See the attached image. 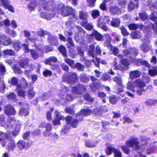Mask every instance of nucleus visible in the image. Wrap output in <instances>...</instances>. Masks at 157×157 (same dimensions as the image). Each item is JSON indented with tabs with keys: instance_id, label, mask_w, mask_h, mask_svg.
<instances>
[{
	"instance_id": "nucleus-1",
	"label": "nucleus",
	"mask_w": 157,
	"mask_h": 157,
	"mask_svg": "<svg viewBox=\"0 0 157 157\" xmlns=\"http://www.w3.org/2000/svg\"><path fill=\"white\" fill-rule=\"evenodd\" d=\"M52 1L48 2L47 0H34L30 2L28 5V7L30 11L34 10L36 8L39 11L43 9L48 10H51L50 6H52Z\"/></svg>"
},
{
	"instance_id": "nucleus-2",
	"label": "nucleus",
	"mask_w": 157,
	"mask_h": 157,
	"mask_svg": "<svg viewBox=\"0 0 157 157\" xmlns=\"http://www.w3.org/2000/svg\"><path fill=\"white\" fill-rule=\"evenodd\" d=\"M145 86V82L141 78L136 80L132 83L128 82L126 87L133 92H136L138 95H140L145 91L143 88Z\"/></svg>"
},
{
	"instance_id": "nucleus-3",
	"label": "nucleus",
	"mask_w": 157,
	"mask_h": 157,
	"mask_svg": "<svg viewBox=\"0 0 157 157\" xmlns=\"http://www.w3.org/2000/svg\"><path fill=\"white\" fill-rule=\"evenodd\" d=\"M57 9L58 13L63 17H66L73 14L75 11V10L73 9L71 7H65L64 5L61 3L58 5Z\"/></svg>"
},
{
	"instance_id": "nucleus-4",
	"label": "nucleus",
	"mask_w": 157,
	"mask_h": 157,
	"mask_svg": "<svg viewBox=\"0 0 157 157\" xmlns=\"http://www.w3.org/2000/svg\"><path fill=\"white\" fill-rule=\"evenodd\" d=\"M110 20L108 16H104L100 17L98 20L97 26L105 31H107L109 29L105 25L109 24Z\"/></svg>"
},
{
	"instance_id": "nucleus-5",
	"label": "nucleus",
	"mask_w": 157,
	"mask_h": 157,
	"mask_svg": "<svg viewBox=\"0 0 157 157\" xmlns=\"http://www.w3.org/2000/svg\"><path fill=\"white\" fill-rule=\"evenodd\" d=\"M78 79V75L75 72L70 73L68 76L66 75H63L62 77L63 82H67L71 84L75 83Z\"/></svg>"
},
{
	"instance_id": "nucleus-6",
	"label": "nucleus",
	"mask_w": 157,
	"mask_h": 157,
	"mask_svg": "<svg viewBox=\"0 0 157 157\" xmlns=\"http://www.w3.org/2000/svg\"><path fill=\"white\" fill-rule=\"evenodd\" d=\"M21 81L22 82L17 86V94L19 96L24 98L25 96V92L21 88L26 89L27 87V83L26 80L23 78L21 79Z\"/></svg>"
},
{
	"instance_id": "nucleus-7",
	"label": "nucleus",
	"mask_w": 157,
	"mask_h": 157,
	"mask_svg": "<svg viewBox=\"0 0 157 157\" xmlns=\"http://www.w3.org/2000/svg\"><path fill=\"white\" fill-rule=\"evenodd\" d=\"M127 146H130L135 150H137L139 148L138 140L137 138L132 137L131 138L126 142Z\"/></svg>"
},
{
	"instance_id": "nucleus-8",
	"label": "nucleus",
	"mask_w": 157,
	"mask_h": 157,
	"mask_svg": "<svg viewBox=\"0 0 157 157\" xmlns=\"http://www.w3.org/2000/svg\"><path fill=\"white\" fill-rule=\"evenodd\" d=\"M113 80L114 81L117 83V86L119 87L116 88V92L117 94H119L124 91L123 86L121 84V78L120 76H115L113 78Z\"/></svg>"
},
{
	"instance_id": "nucleus-9",
	"label": "nucleus",
	"mask_w": 157,
	"mask_h": 157,
	"mask_svg": "<svg viewBox=\"0 0 157 157\" xmlns=\"http://www.w3.org/2000/svg\"><path fill=\"white\" fill-rule=\"evenodd\" d=\"M86 89V87L82 84H79L76 86L72 87V90L73 93L78 94H82L85 92Z\"/></svg>"
},
{
	"instance_id": "nucleus-10",
	"label": "nucleus",
	"mask_w": 157,
	"mask_h": 157,
	"mask_svg": "<svg viewBox=\"0 0 157 157\" xmlns=\"http://www.w3.org/2000/svg\"><path fill=\"white\" fill-rule=\"evenodd\" d=\"M64 34L67 37V41L69 43L68 46L73 48L74 45L72 38L70 36L73 34V32L69 29H67L64 31Z\"/></svg>"
},
{
	"instance_id": "nucleus-11",
	"label": "nucleus",
	"mask_w": 157,
	"mask_h": 157,
	"mask_svg": "<svg viewBox=\"0 0 157 157\" xmlns=\"http://www.w3.org/2000/svg\"><path fill=\"white\" fill-rule=\"evenodd\" d=\"M140 49L144 53H146L151 49V46L150 44V41L148 40H145L141 45Z\"/></svg>"
},
{
	"instance_id": "nucleus-12",
	"label": "nucleus",
	"mask_w": 157,
	"mask_h": 157,
	"mask_svg": "<svg viewBox=\"0 0 157 157\" xmlns=\"http://www.w3.org/2000/svg\"><path fill=\"white\" fill-rule=\"evenodd\" d=\"M144 4L147 6H150L151 10H152L154 13L157 15V1L155 2L154 4H151V0H144Z\"/></svg>"
},
{
	"instance_id": "nucleus-13",
	"label": "nucleus",
	"mask_w": 157,
	"mask_h": 157,
	"mask_svg": "<svg viewBox=\"0 0 157 157\" xmlns=\"http://www.w3.org/2000/svg\"><path fill=\"white\" fill-rule=\"evenodd\" d=\"M130 60L131 62L138 66L144 65L146 66H148V64L147 61L144 60H142L140 59H135L134 58H131L130 57Z\"/></svg>"
},
{
	"instance_id": "nucleus-14",
	"label": "nucleus",
	"mask_w": 157,
	"mask_h": 157,
	"mask_svg": "<svg viewBox=\"0 0 157 157\" xmlns=\"http://www.w3.org/2000/svg\"><path fill=\"white\" fill-rule=\"evenodd\" d=\"M67 123L70 124L71 126L74 128H76L78 124V120L76 119H72V117L69 116H67L65 118Z\"/></svg>"
},
{
	"instance_id": "nucleus-15",
	"label": "nucleus",
	"mask_w": 157,
	"mask_h": 157,
	"mask_svg": "<svg viewBox=\"0 0 157 157\" xmlns=\"http://www.w3.org/2000/svg\"><path fill=\"white\" fill-rule=\"evenodd\" d=\"M88 17V14L86 12L82 11H79V18L82 20V23H83L84 25L87 23Z\"/></svg>"
},
{
	"instance_id": "nucleus-16",
	"label": "nucleus",
	"mask_w": 157,
	"mask_h": 157,
	"mask_svg": "<svg viewBox=\"0 0 157 157\" xmlns=\"http://www.w3.org/2000/svg\"><path fill=\"white\" fill-rule=\"evenodd\" d=\"M5 113L7 115H14L16 113V111L13 106L10 105H6L4 108Z\"/></svg>"
},
{
	"instance_id": "nucleus-17",
	"label": "nucleus",
	"mask_w": 157,
	"mask_h": 157,
	"mask_svg": "<svg viewBox=\"0 0 157 157\" xmlns=\"http://www.w3.org/2000/svg\"><path fill=\"white\" fill-rule=\"evenodd\" d=\"M129 75L130 78L132 79H133L140 77L141 73L138 70H134L131 71Z\"/></svg>"
},
{
	"instance_id": "nucleus-18",
	"label": "nucleus",
	"mask_w": 157,
	"mask_h": 157,
	"mask_svg": "<svg viewBox=\"0 0 157 157\" xmlns=\"http://www.w3.org/2000/svg\"><path fill=\"white\" fill-rule=\"evenodd\" d=\"M1 2L5 7L12 12H14L13 7L9 4V2L7 0H1Z\"/></svg>"
},
{
	"instance_id": "nucleus-19",
	"label": "nucleus",
	"mask_w": 157,
	"mask_h": 157,
	"mask_svg": "<svg viewBox=\"0 0 157 157\" xmlns=\"http://www.w3.org/2000/svg\"><path fill=\"white\" fill-rule=\"evenodd\" d=\"M48 37V40L51 44L55 45L57 44V38L56 36L52 35L49 33Z\"/></svg>"
},
{
	"instance_id": "nucleus-20",
	"label": "nucleus",
	"mask_w": 157,
	"mask_h": 157,
	"mask_svg": "<svg viewBox=\"0 0 157 157\" xmlns=\"http://www.w3.org/2000/svg\"><path fill=\"white\" fill-rule=\"evenodd\" d=\"M29 59L28 58L23 59L19 62L20 66L22 68H26L29 66Z\"/></svg>"
},
{
	"instance_id": "nucleus-21",
	"label": "nucleus",
	"mask_w": 157,
	"mask_h": 157,
	"mask_svg": "<svg viewBox=\"0 0 157 157\" xmlns=\"http://www.w3.org/2000/svg\"><path fill=\"white\" fill-rule=\"evenodd\" d=\"M109 11L111 14L113 15L119 14L121 13L120 9L116 6L110 7L109 8Z\"/></svg>"
},
{
	"instance_id": "nucleus-22",
	"label": "nucleus",
	"mask_w": 157,
	"mask_h": 157,
	"mask_svg": "<svg viewBox=\"0 0 157 157\" xmlns=\"http://www.w3.org/2000/svg\"><path fill=\"white\" fill-rule=\"evenodd\" d=\"M41 17L47 20H51L53 17L54 15L52 13L48 12H43L40 14Z\"/></svg>"
},
{
	"instance_id": "nucleus-23",
	"label": "nucleus",
	"mask_w": 157,
	"mask_h": 157,
	"mask_svg": "<svg viewBox=\"0 0 157 157\" xmlns=\"http://www.w3.org/2000/svg\"><path fill=\"white\" fill-rule=\"evenodd\" d=\"M68 90L67 88L64 86L60 90H59L58 92V95L60 96L61 99H63L64 98L66 92Z\"/></svg>"
},
{
	"instance_id": "nucleus-24",
	"label": "nucleus",
	"mask_w": 157,
	"mask_h": 157,
	"mask_svg": "<svg viewBox=\"0 0 157 157\" xmlns=\"http://www.w3.org/2000/svg\"><path fill=\"white\" fill-rule=\"evenodd\" d=\"M93 113L92 111L91 110L89 109H84L81 110L79 114H76V117H80V116L83 114L85 116L89 115Z\"/></svg>"
},
{
	"instance_id": "nucleus-25",
	"label": "nucleus",
	"mask_w": 157,
	"mask_h": 157,
	"mask_svg": "<svg viewBox=\"0 0 157 157\" xmlns=\"http://www.w3.org/2000/svg\"><path fill=\"white\" fill-rule=\"evenodd\" d=\"M91 34L92 36L94 37L97 40H103V36L97 31L95 30Z\"/></svg>"
},
{
	"instance_id": "nucleus-26",
	"label": "nucleus",
	"mask_w": 157,
	"mask_h": 157,
	"mask_svg": "<svg viewBox=\"0 0 157 157\" xmlns=\"http://www.w3.org/2000/svg\"><path fill=\"white\" fill-rule=\"evenodd\" d=\"M94 45L92 44L90 45L88 51V54L90 56L93 58L96 57V55L94 52Z\"/></svg>"
},
{
	"instance_id": "nucleus-27",
	"label": "nucleus",
	"mask_w": 157,
	"mask_h": 157,
	"mask_svg": "<svg viewBox=\"0 0 157 157\" xmlns=\"http://www.w3.org/2000/svg\"><path fill=\"white\" fill-rule=\"evenodd\" d=\"M33 88L32 86H31L28 89V96L30 99L33 98L35 95V92L33 91Z\"/></svg>"
},
{
	"instance_id": "nucleus-28",
	"label": "nucleus",
	"mask_w": 157,
	"mask_h": 157,
	"mask_svg": "<svg viewBox=\"0 0 157 157\" xmlns=\"http://www.w3.org/2000/svg\"><path fill=\"white\" fill-rule=\"evenodd\" d=\"M17 146L20 150H22L25 148L26 143L25 142L22 140H19L17 143Z\"/></svg>"
},
{
	"instance_id": "nucleus-29",
	"label": "nucleus",
	"mask_w": 157,
	"mask_h": 157,
	"mask_svg": "<svg viewBox=\"0 0 157 157\" xmlns=\"http://www.w3.org/2000/svg\"><path fill=\"white\" fill-rule=\"evenodd\" d=\"M15 147V145L14 140H11L9 141L6 147V149L8 150H10L13 151Z\"/></svg>"
},
{
	"instance_id": "nucleus-30",
	"label": "nucleus",
	"mask_w": 157,
	"mask_h": 157,
	"mask_svg": "<svg viewBox=\"0 0 157 157\" xmlns=\"http://www.w3.org/2000/svg\"><path fill=\"white\" fill-rule=\"evenodd\" d=\"M80 81L83 82H86L89 80V79L86 74L82 73L79 77Z\"/></svg>"
},
{
	"instance_id": "nucleus-31",
	"label": "nucleus",
	"mask_w": 157,
	"mask_h": 157,
	"mask_svg": "<svg viewBox=\"0 0 157 157\" xmlns=\"http://www.w3.org/2000/svg\"><path fill=\"white\" fill-rule=\"evenodd\" d=\"M120 23V21L119 19L116 18L113 19V20L111 21L110 23V25L114 27L118 26Z\"/></svg>"
},
{
	"instance_id": "nucleus-32",
	"label": "nucleus",
	"mask_w": 157,
	"mask_h": 157,
	"mask_svg": "<svg viewBox=\"0 0 157 157\" xmlns=\"http://www.w3.org/2000/svg\"><path fill=\"white\" fill-rule=\"evenodd\" d=\"M57 61V58L55 56H51L48 59H47L45 61V63L47 64L51 65L50 61L53 62H56Z\"/></svg>"
},
{
	"instance_id": "nucleus-33",
	"label": "nucleus",
	"mask_w": 157,
	"mask_h": 157,
	"mask_svg": "<svg viewBox=\"0 0 157 157\" xmlns=\"http://www.w3.org/2000/svg\"><path fill=\"white\" fill-rule=\"evenodd\" d=\"M138 3L136 2V3H134L132 2H130L128 6V10L131 11L133 10L135 8L138 6Z\"/></svg>"
},
{
	"instance_id": "nucleus-34",
	"label": "nucleus",
	"mask_w": 157,
	"mask_h": 157,
	"mask_svg": "<svg viewBox=\"0 0 157 157\" xmlns=\"http://www.w3.org/2000/svg\"><path fill=\"white\" fill-rule=\"evenodd\" d=\"M3 53L5 55L14 56L15 53L14 51L11 49H6L3 51Z\"/></svg>"
},
{
	"instance_id": "nucleus-35",
	"label": "nucleus",
	"mask_w": 157,
	"mask_h": 157,
	"mask_svg": "<svg viewBox=\"0 0 157 157\" xmlns=\"http://www.w3.org/2000/svg\"><path fill=\"white\" fill-rule=\"evenodd\" d=\"M92 112L98 117L102 115V112L100 107L95 108L93 109Z\"/></svg>"
},
{
	"instance_id": "nucleus-36",
	"label": "nucleus",
	"mask_w": 157,
	"mask_h": 157,
	"mask_svg": "<svg viewBox=\"0 0 157 157\" xmlns=\"http://www.w3.org/2000/svg\"><path fill=\"white\" fill-rule=\"evenodd\" d=\"M98 97L102 99L103 103H105L106 102L105 97L106 96V95L105 93L102 92H99L98 93Z\"/></svg>"
},
{
	"instance_id": "nucleus-37",
	"label": "nucleus",
	"mask_w": 157,
	"mask_h": 157,
	"mask_svg": "<svg viewBox=\"0 0 157 157\" xmlns=\"http://www.w3.org/2000/svg\"><path fill=\"white\" fill-rule=\"evenodd\" d=\"M21 125L20 124H18L15 127L14 132H12V134L14 137L16 136L19 132L21 128Z\"/></svg>"
},
{
	"instance_id": "nucleus-38",
	"label": "nucleus",
	"mask_w": 157,
	"mask_h": 157,
	"mask_svg": "<svg viewBox=\"0 0 157 157\" xmlns=\"http://www.w3.org/2000/svg\"><path fill=\"white\" fill-rule=\"evenodd\" d=\"M148 73L151 76H154L157 75V66L154 67L152 69L149 70Z\"/></svg>"
},
{
	"instance_id": "nucleus-39",
	"label": "nucleus",
	"mask_w": 157,
	"mask_h": 157,
	"mask_svg": "<svg viewBox=\"0 0 157 157\" xmlns=\"http://www.w3.org/2000/svg\"><path fill=\"white\" fill-rule=\"evenodd\" d=\"M129 29L131 30H136L138 28L140 27L142 28L143 25H140L138 24H135L133 23L131 24L128 25Z\"/></svg>"
},
{
	"instance_id": "nucleus-40",
	"label": "nucleus",
	"mask_w": 157,
	"mask_h": 157,
	"mask_svg": "<svg viewBox=\"0 0 157 157\" xmlns=\"http://www.w3.org/2000/svg\"><path fill=\"white\" fill-rule=\"evenodd\" d=\"M6 98L9 100L15 101L16 100V95L14 93H11L7 95Z\"/></svg>"
},
{
	"instance_id": "nucleus-41",
	"label": "nucleus",
	"mask_w": 157,
	"mask_h": 157,
	"mask_svg": "<svg viewBox=\"0 0 157 157\" xmlns=\"http://www.w3.org/2000/svg\"><path fill=\"white\" fill-rule=\"evenodd\" d=\"M145 103L148 105H155L157 102V100L155 99H148L146 100Z\"/></svg>"
},
{
	"instance_id": "nucleus-42",
	"label": "nucleus",
	"mask_w": 157,
	"mask_h": 157,
	"mask_svg": "<svg viewBox=\"0 0 157 157\" xmlns=\"http://www.w3.org/2000/svg\"><path fill=\"white\" fill-rule=\"evenodd\" d=\"M102 128L105 129H107L109 128L110 123L107 121H101Z\"/></svg>"
},
{
	"instance_id": "nucleus-43",
	"label": "nucleus",
	"mask_w": 157,
	"mask_h": 157,
	"mask_svg": "<svg viewBox=\"0 0 157 157\" xmlns=\"http://www.w3.org/2000/svg\"><path fill=\"white\" fill-rule=\"evenodd\" d=\"M91 14L92 17L95 19L99 16L100 12L98 10H94L91 11Z\"/></svg>"
},
{
	"instance_id": "nucleus-44",
	"label": "nucleus",
	"mask_w": 157,
	"mask_h": 157,
	"mask_svg": "<svg viewBox=\"0 0 157 157\" xmlns=\"http://www.w3.org/2000/svg\"><path fill=\"white\" fill-rule=\"evenodd\" d=\"M59 51L61 52L63 56L67 57V55L66 53V48L63 46H60L59 48Z\"/></svg>"
},
{
	"instance_id": "nucleus-45",
	"label": "nucleus",
	"mask_w": 157,
	"mask_h": 157,
	"mask_svg": "<svg viewBox=\"0 0 157 157\" xmlns=\"http://www.w3.org/2000/svg\"><path fill=\"white\" fill-rule=\"evenodd\" d=\"M74 45L73 48L72 47H70V46H68V44L67 45V48H70V49L69 50V52L70 54V55L71 57L72 58H74L75 56L76 55V53L75 51V50L74 49H73V48H74Z\"/></svg>"
},
{
	"instance_id": "nucleus-46",
	"label": "nucleus",
	"mask_w": 157,
	"mask_h": 157,
	"mask_svg": "<svg viewBox=\"0 0 157 157\" xmlns=\"http://www.w3.org/2000/svg\"><path fill=\"white\" fill-rule=\"evenodd\" d=\"M49 33L45 30L40 29L37 32L38 35L41 36H44L45 35L48 36Z\"/></svg>"
},
{
	"instance_id": "nucleus-47",
	"label": "nucleus",
	"mask_w": 157,
	"mask_h": 157,
	"mask_svg": "<svg viewBox=\"0 0 157 157\" xmlns=\"http://www.w3.org/2000/svg\"><path fill=\"white\" fill-rule=\"evenodd\" d=\"M130 146H127L126 143L125 145H122L121 146V147L122 149L124 152L127 154H128L130 150L128 147Z\"/></svg>"
},
{
	"instance_id": "nucleus-48",
	"label": "nucleus",
	"mask_w": 157,
	"mask_h": 157,
	"mask_svg": "<svg viewBox=\"0 0 157 157\" xmlns=\"http://www.w3.org/2000/svg\"><path fill=\"white\" fill-rule=\"evenodd\" d=\"M133 39H139L140 38L141 33L138 31L133 32L132 34Z\"/></svg>"
},
{
	"instance_id": "nucleus-49",
	"label": "nucleus",
	"mask_w": 157,
	"mask_h": 157,
	"mask_svg": "<svg viewBox=\"0 0 157 157\" xmlns=\"http://www.w3.org/2000/svg\"><path fill=\"white\" fill-rule=\"evenodd\" d=\"M75 67L78 70L83 71L84 69V66L80 63H77L75 64Z\"/></svg>"
},
{
	"instance_id": "nucleus-50",
	"label": "nucleus",
	"mask_w": 157,
	"mask_h": 157,
	"mask_svg": "<svg viewBox=\"0 0 157 157\" xmlns=\"http://www.w3.org/2000/svg\"><path fill=\"white\" fill-rule=\"evenodd\" d=\"M6 88L4 81L1 78H0V91L2 93L4 92V90Z\"/></svg>"
},
{
	"instance_id": "nucleus-51",
	"label": "nucleus",
	"mask_w": 157,
	"mask_h": 157,
	"mask_svg": "<svg viewBox=\"0 0 157 157\" xmlns=\"http://www.w3.org/2000/svg\"><path fill=\"white\" fill-rule=\"evenodd\" d=\"M113 152L114 153V156L115 157H121V152L118 150L114 148H113Z\"/></svg>"
},
{
	"instance_id": "nucleus-52",
	"label": "nucleus",
	"mask_w": 157,
	"mask_h": 157,
	"mask_svg": "<svg viewBox=\"0 0 157 157\" xmlns=\"http://www.w3.org/2000/svg\"><path fill=\"white\" fill-rule=\"evenodd\" d=\"M19 113L21 115L26 116L29 115V112L25 109L21 108L19 111Z\"/></svg>"
},
{
	"instance_id": "nucleus-53",
	"label": "nucleus",
	"mask_w": 157,
	"mask_h": 157,
	"mask_svg": "<svg viewBox=\"0 0 157 157\" xmlns=\"http://www.w3.org/2000/svg\"><path fill=\"white\" fill-rule=\"evenodd\" d=\"M30 52L31 56L33 59H37L38 58L39 55L36 51L33 49H32L30 51Z\"/></svg>"
},
{
	"instance_id": "nucleus-54",
	"label": "nucleus",
	"mask_w": 157,
	"mask_h": 157,
	"mask_svg": "<svg viewBox=\"0 0 157 157\" xmlns=\"http://www.w3.org/2000/svg\"><path fill=\"white\" fill-rule=\"evenodd\" d=\"M41 125L42 127H45L46 128V130L51 131L52 129L51 124L50 123H47L45 124L43 123L41 124Z\"/></svg>"
},
{
	"instance_id": "nucleus-55",
	"label": "nucleus",
	"mask_w": 157,
	"mask_h": 157,
	"mask_svg": "<svg viewBox=\"0 0 157 157\" xmlns=\"http://www.w3.org/2000/svg\"><path fill=\"white\" fill-rule=\"evenodd\" d=\"M64 61L65 62L67 63L68 65L70 66H72L74 63V61L70 58H65Z\"/></svg>"
},
{
	"instance_id": "nucleus-56",
	"label": "nucleus",
	"mask_w": 157,
	"mask_h": 157,
	"mask_svg": "<svg viewBox=\"0 0 157 157\" xmlns=\"http://www.w3.org/2000/svg\"><path fill=\"white\" fill-rule=\"evenodd\" d=\"M50 96V94L49 92L44 93L41 96V98L43 100H45L47 99Z\"/></svg>"
},
{
	"instance_id": "nucleus-57",
	"label": "nucleus",
	"mask_w": 157,
	"mask_h": 157,
	"mask_svg": "<svg viewBox=\"0 0 157 157\" xmlns=\"http://www.w3.org/2000/svg\"><path fill=\"white\" fill-rule=\"evenodd\" d=\"M83 97L86 100L90 102L94 100L93 99L88 93H86L84 94Z\"/></svg>"
},
{
	"instance_id": "nucleus-58",
	"label": "nucleus",
	"mask_w": 157,
	"mask_h": 157,
	"mask_svg": "<svg viewBox=\"0 0 157 157\" xmlns=\"http://www.w3.org/2000/svg\"><path fill=\"white\" fill-rule=\"evenodd\" d=\"M111 50L115 55L117 56H120V57H122V56L118 54V49L116 47H112L111 48Z\"/></svg>"
},
{
	"instance_id": "nucleus-59",
	"label": "nucleus",
	"mask_w": 157,
	"mask_h": 157,
	"mask_svg": "<svg viewBox=\"0 0 157 157\" xmlns=\"http://www.w3.org/2000/svg\"><path fill=\"white\" fill-rule=\"evenodd\" d=\"M97 0H86V2L88 5L90 7H94Z\"/></svg>"
},
{
	"instance_id": "nucleus-60",
	"label": "nucleus",
	"mask_w": 157,
	"mask_h": 157,
	"mask_svg": "<svg viewBox=\"0 0 157 157\" xmlns=\"http://www.w3.org/2000/svg\"><path fill=\"white\" fill-rule=\"evenodd\" d=\"M90 86L91 89H93L94 87L98 89L100 88V84L99 83L94 82L91 83Z\"/></svg>"
},
{
	"instance_id": "nucleus-61",
	"label": "nucleus",
	"mask_w": 157,
	"mask_h": 157,
	"mask_svg": "<svg viewBox=\"0 0 157 157\" xmlns=\"http://www.w3.org/2000/svg\"><path fill=\"white\" fill-rule=\"evenodd\" d=\"M12 43V40L11 39L8 37L6 38L4 41L3 42V44L5 45H8Z\"/></svg>"
},
{
	"instance_id": "nucleus-62",
	"label": "nucleus",
	"mask_w": 157,
	"mask_h": 157,
	"mask_svg": "<svg viewBox=\"0 0 157 157\" xmlns=\"http://www.w3.org/2000/svg\"><path fill=\"white\" fill-rule=\"evenodd\" d=\"M13 46L15 49L18 51L20 48V43L19 42H16L14 43L13 44Z\"/></svg>"
},
{
	"instance_id": "nucleus-63",
	"label": "nucleus",
	"mask_w": 157,
	"mask_h": 157,
	"mask_svg": "<svg viewBox=\"0 0 157 157\" xmlns=\"http://www.w3.org/2000/svg\"><path fill=\"white\" fill-rule=\"evenodd\" d=\"M120 29L122 33L124 36H126L129 34V33L127 32L126 29L124 27H121Z\"/></svg>"
},
{
	"instance_id": "nucleus-64",
	"label": "nucleus",
	"mask_w": 157,
	"mask_h": 157,
	"mask_svg": "<svg viewBox=\"0 0 157 157\" xmlns=\"http://www.w3.org/2000/svg\"><path fill=\"white\" fill-rule=\"evenodd\" d=\"M121 63L123 67H125V70L127 69L128 66V64L127 60L123 59L121 61Z\"/></svg>"
}]
</instances>
